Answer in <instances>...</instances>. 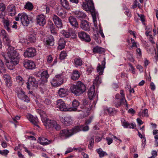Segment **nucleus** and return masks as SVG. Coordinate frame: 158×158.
<instances>
[{"label": "nucleus", "mask_w": 158, "mask_h": 158, "mask_svg": "<svg viewBox=\"0 0 158 158\" xmlns=\"http://www.w3.org/2000/svg\"><path fill=\"white\" fill-rule=\"evenodd\" d=\"M41 118V120L46 129H52L54 128L56 131L59 130L61 128L60 126L57 124L56 122L54 120L47 118L45 112L40 110L39 112Z\"/></svg>", "instance_id": "obj_1"}, {"label": "nucleus", "mask_w": 158, "mask_h": 158, "mask_svg": "<svg viewBox=\"0 0 158 158\" xmlns=\"http://www.w3.org/2000/svg\"><path fill=\"white\" fill-rule=\"evenodd\" d=\"M86 2H83L82 5V8L86 11H89L91 14L93 22L95 27H97L96 15L97 13L95 10L93 1L91 0H85Z\"/></svg>", "instance_id": "obj_2"}, {"label": "nucleus", "mask_w": 158, "mask_h": 158, "mask_svg": "<svg viewBox=\"0 0 158 158\" xmlns=\"http://www.w3.org/2000/svg\"><path fill=\"white\" fill-rule=\"evenodd\" d=\"M86 86L81 81H79L75 84L71 86L70 89L72 93L75 95L80 96L85 92Z\"/></svg>", "instance_id": "obj_3"}, {"label": "nucleus", "mask_w": 158, "mask_h": 158, "mask_svg": "<svg viewBox=\"0 0 158 158\" xmlns=\"http://www.w3.org/2000/svg\"><path fill=\"white\" fill-rule=\"evenodd\" d=\"M7 55L3 54L2 56L3 57L4 56H7V58L12 59L13 60L18 59L19 60L20 57L19 53L16 51L15 48L12 46H10L7 49Z\"/></svg>", "instance_id": "obj_4"}, {"label": "nucleus", "mask_w": 158, "mask_h": 158, "mask_svg": "<svg viewBox=\"0 0 158 158\" xmlns=\"http://www.w3.org/2000/svg\"><path fill=\"white\" fill-rule=\"evenodd\" d=\"M79 129L78 127H75L70 130H63L60 131V137L66 139L77 132Z\"/></svg>", "instance_id": "obj_5"}, {"label": "nucleus", "mask_w": 158, "mask_h": 158, "mask_svg": "<svg viewBox=\"0 0 158 158\" xmlns=\"http://www.w3.org/2000/svg\"><path fill=\"white\" fill-rule=\"evenodd\" d=\"M7 56H4L3 59L5 63L6 66L10 70H13L15 66L18 64L19 60L18 59L13 60L7 58Z\"/></svg>", "instance_id": "obj_6"}, {"label": "nucleus", "mask_w": 158, "mask_h": 158, "mask_svg": "<svg viewBox=\"0 0 158 158\" xmlns=\"http://www.w3.org/2000/svg\"><path fill=\"white\" fill-rule=\"evenodd\" d=\"M120 94L121 95V98L119 100H114V104L115 105V107L118 108L121 106L122 105H125V103H126V106L127 107L128 105L125 98V94L123 90H121Z\"/></svg>", "instance_id": "obj_7"}, {"label": "nucleus", "mask_w": 158, "mask_h": 158, "mask_svg": "<svg viewBox=\"0 0 158 158\" xmlns=\"http://www.w3.org/2000/svg\"><path fill=\"white\" fill-rule=\"evenodd\" d=\"M63 82V76L61 74L56 75L51 81V84L52 86L57 87L61 85Z\"/></svg>", "instance_id": "obj_8"}, {"label": "nucleus", "mask_w": 158, "mask_h": 158, "mask_svg": "<svg viewBox=\"0 0 158 158\" xmlns=\"http://www.w3.org/2000/svg\"><path fill=\"white\" fill-rule=\"evenodd\" d=\"M16 92L19 98L27 102H29L30 101L29 98L25 94V92L22 89L17 88L16 89Z\"/></svg>", "instance_id": "obj_9"}, {"label": "nucleus", "mask_w": 158, "mask_h": 158, "mask_svg": "<svg viewBox=\"0 0 158 158\" xmlns=\"http://www.w3.org/2000/svg\"><path fill=\"white\" fill-rule=\"evenodd\" d=\"M56 102V107L60 111L65 112L69 111V107L66 105V103L62 99H59Z\"/></svg>", "instance_id": "obj_10"}, {"label": "nucleus", "mask_w": 158, "mask_h": 158, "mask_svg": "<svg viewBox=\"0 0 158 158\" xmlns=\"http://www.w3.org/2000/svg\"><path fill=\"white\" fill-rule=\"evenodd\" d=\"M36 51L33 48L30 47L27 48L24 52V56L25 57L31 58L36 55Z\"/></svg>", "instance_id": "obj_11"}, {"label": "nucleus", "mask_w": 158, "mask_h": 158, "mask_svg": "<svg viewBox=\"0 0 158 158\" xmlns=\"http://www.w3.org/2000/svg\"><path fill=\"white\" fill-rule=\"evenodd\" d=\"M19 15H21L20 20L22 24L24 26H27L30 23V18L26 13H19Z\"/></svg>", "instance_id": "obj_12"}, {"label": "nucleus", "mask_w": 158, "mask_h": 158, "mask_svg": "<svg viewBox=\"0 0 158 158\" xmlns=\"http://www.w3.org/2000/svg\"><path fill=\"white\" fill-rule=\"evenodd\" d=\"M27 117L29 120L35 126L39 127L38 124L39 120L36 116H34L31 114H28L27 115Z\"/></svg>", "instance_id": "obj_13"}, {"label": "nucleus", "mask_w": 158, "mask_h": 158, "mask_svg": "<svg viewBox=\"0 0 158 158\" xmlns=\"http://www.w3.org/2000/svg\"><path fill=\"white\" fill-rule=\"evenodd\" d=\"M49 77V75L48 74L47 70L41 72V78L40 79L41 83H40V84L44 85L48 81V79Z\"/></svg>", "instance_id": "obj_14"}, {"label": "nucleus", "mask_w": 158, "mask_h": 158, "mask_svg": "<svg viewBox=\"0 0 158 158\" xmlns=\"http://www.w3.org/2000/svg\"><path fill=\"white\" fill-rule=\"evenodd\" d=\"M61 33L63 36L67 38H69L70 36H71L72 38H75L76 36L74 31L71 29H69L68 31L65 30H63Z\"/></svg>", "instance_id": "obj_15"}, {"label": "nucleus", "mask_w": 158, "mask_h": 158, "mask_svg": "<svg viewBox=\"0 0 158 158\" xmlns=\"http://www.w3.org/2000/svg\"><path fill=\"white\" fill-rule=\"evenodd\" d=\"M36 20L37 23L41 26H44L46 22L45 16L42 14L37 16Z\"/></svg>", "instance_id": "obj_16"}, {"label": "nucleus", "mask_w": 158, "mask_h": 158, "mask_svg": "<svg viewBox=\"0 0 158 158\" xmlns=\"http://www.w3.org/2000/svg\"><path fill=\"white\" fill-rule=\"evenodd\" d=\"M28 81L30 82L32 86L35 87H37L38 85H43V84H40V83H41L40 80L39 81H37L35 78L32 76L29 77L28 79Z\"/></svg>", "instance_id": "obj_17"}, {"label": "nucleus", "mask_w": 158, "mask_h": 158, "mask_svg": "<svg viewBox=\"0 0 158 158\" xmlns=\"http://www.w3.org/2000/svg\"><path fill=\"white\" fill-rule=\"evenodd\" d=\"M24 66L26 69H32L35 67V65L33 62L31 60H26L23 62Z\"/></svg>", "instance_id": "obj_18"}, {"label": "nucleus", "mask_w": 158, "mask_h": 158, "mask_svg": "<svg viewBox=\"0 0 158 158\" xmlns=\"http://www.w3.org/2000/svg\"><path fill=\"white\" fill-rule=\"evenodd\" d=\"M78 36L81 40L85 42H89L91 40L89 35L84 31L79 32L78 33Z\"/></svg>", "instance_id": "obj_19"}, {"label": "nucleus", "mask_w": 158, "mask_h": 158, "mask_svg": "<svg viewBox=\"0 0 158 158\" xmlns=\"http://www.w3.org/2000/svg\"><path fill=\"white\" fill-rule=\"evenodd\" d=\"M52 19L53 22L58 28H61L63 26L61 20L60 18L56 15H53L52 16Z\"/></svg>", "instance_id": "obj_20"}, {"label": "nucleus", "mask_w": 158, "mask_h": 158, "mask_svg": "<svg viewBox=\"0 0 158 158\" xmlns=\"http://www.w3.org/2000/svg\"><path fill=\"white\" fill-rule=\"evenodd\" d=\"M106 64L105 59L104 58V60L102 62V65L100 64H98L97 67V71L99 75L102 74L103 72V70L105 68Z\"/></svg>", "instance_id": "obj_21"}, {"label": "nucleus", "mask_w": 158, "mask_h": 158, "mask_svg": "<svg viewBox=\"0 0 158 158\" xmlns=\"http://www.w3.org/2000/svg\"><path fill=\"white\" fill-rule=\"evenodd\" d=\"M80 27L85 31H89L90 26L89 22L85 20H82L80 24Z\"/></svg>", "instance_id": "obj_22"}, {"label": "nucleus", "mask_w": 158, "mask_h": 158, "mask_svg": "<svg viewBox=\"0 0 158 158\" xmlns=\"http://www.w3.org/2000/svg\"><path fill=\"white\" fill-rule=\"evenodd\" d=\"M80 103L76 99H74L72 103V107H69V111H78L77 107L79 106Z\"/></svg>", "instance_id": "obj_23"}, {"label": "nucleus", "mask_w": 158, "mask_h": 158, "mask_svg": "<svg viewBox=\"0 0 158 158\" xmlns=\"http://www.w3.org/2000/svg\"><path fill=\"white\" fill-rule=\"evenodd\" d=\"M121 122L122 125L124 128L133 129L136 127V125L134 124L133 123L129 124L123 118H121Z\"/></svg>", "instance_id": "obj_24"}, {"label": "nucleus", "mask_w": 158, "mask_h": 158, "mask_svg": "<svg viewBox=\"0 0 158 158\" xmlns=\"http://www.w3.org/2000/svg\"><path fill=\"white\" fill-rule=\"evenodd\" d=\"M2 22L3 23L4 27L8 32H11L10 27L11 22L7 18L2 20Z\"/></svg>", "instance_id": "obj_25"}, {"label": "nucleus", "mask_w": 158, "mask_h": 158, "mask_svg": "<svg viewBox=\"0 0 158 158\" xmlns=\"http://www.w3.org/2000/svg\"><path fill=\"white\" fill-rule=\"evenodd\" d=\"M46 46L47 47L53 46L54 44V39L52 35H49L47 38L45 43Z\"/></svg>", "instance_id": "obj_26"}, {"label": "nucleus", "mask_w": 158, "mask_h": 158, "mask_svg": "<svg viewBox=\"0 0 158 158\" xmlns=\"http://www.w3.org/2000/svg\"><path fill=\"white\" fill-rule=\"evenodd\" d=\"M58 95L60 97H64L68 94V89L66 88H61L58 92Z\"/></svg>", "instance_id": "obj_27"}, {"label": "nucleus", "mask_w": 158, "mask_h": 158, "mask_svg": "<svg viewBox=\"0 0 158 158\" xmlns=\"http://www.w3.org/2000/svg\"><path fill=\"white\" fill-rule=\"evenodd\" d=\"M80 73L79 71L77 70H74L71 75V79L74 81L77 80L80 77Z\"/></svg>", "instance_id": "obj_28"}, {"label": "nucleus", "mask_w": 158, "mask_h": 158, "mask_svg": "<svg viewBox=\"0 0 158 158\" xmlns=\"http://www.w3.org/2000/svg\"><path fill=\"white\" fill-rule=\"evenodd\" d=\"M69 22L73 27L77 28L78 27V24L76 18L73 16H70L69 18Z\"/></svg>", "instance_id": "obj_29"}, {"label": "nucleus", "mask_w": 158, "mask_h": 158, "mask_svg": "<svg viewBox=\"0 0 158 158\" xmlns=\"http://www.w3.org/2000/svg\"><path fill=\"white\" fill-rule=\"evenodd\" d=\"M95 86L93 85L92 87H91L88 91V94L89 98L90 100L93 99L95 96Z\"/></svg>", "instance_id": "obj_30"}, {"label": "nucleus", "mask_w": 158, "mask_h": 158, "mask_svg": "<svg viewBox=\"0 0 158 158\" xmlns=\"http://www.w3.org/2000/svg\"><path fill=\"white\" fill-rule=\"evenodd\" d=\"M66 42L64 38L60 39L58 41V49L61 50L64 49L65 45Z\"/></svg>", "instance_id": "obj_31"}, {"label": "nucleus", "mask_w": 158, "mask_h": 158, "mask_svg": "<svg viewBox=\"0 0 158 158\" xmlns=\"http://www.w3.org/2000/svg\"><path fill=\"white\" fill-rule=\"evenodd\" d=\"M93 51L94 53L101 54L104 53L105 50L104 48L102 47L97 46L93 48Z\"/></svg>", "instance_id": "obj_32"}, {"label": "nucleus", "mask_w": 158, "mask_h": 158, "mask_svg": "<svg viewBox=\"0 0 158 158\" xmlns=\"http://www.w3.org/2000/svg\"><path fill=\"white\" fill-rule=\"evenodd\" d=\"M8 10L9 15L11 16L15 15L16 13V7L14 6H10L8 8Z\"/></svg>", "instance_id": "obj_33"}, {"label": "nucleus", "mask_w": 158, "mask_h": 158, "mask_svg": "<svg viewBox=\"0 0 158 158\" xmlns=\"http://www.w3.org/2000/svg\"><path fill=\"white\" fill-rule=\"evenodd\" d=\"M39 140L40 143L43 145L49 144L51 142V140H49L48 139L44 137H39Z\"/></svg>", "instance_id": "obj_34"}, {"label": "nucleus", "mask_w": 158, "mask_h": 158, "mask_svg": "<svg viewBox=\"0 0 158 158\" xmlns=\"http://www.w3.org/2000/svg\"><path fill=\"white\" fill-rule=\"evenodd\" d=\"M3 78L5 81L6 86L9 87L11 86V82L10 81V77L8 74H5L3 76Z\"/></svg>", "instance_id": "obj_35"}, {"label": "nucleus", "mask_w": 158, "mask_h": 158, "mask_svg": "<svg viewBox=\"0 0 158 158\" xmlns=\"http://www.w3.org/2000/svg\"><path fill=\"white\" fill-rule=\"evenodd\" d=\"M88 99H85L83 100L82 103L83 106H81V109L79 110L78 111H82L85 112L87 110L88 108H86L85 106L88 105Z\"/></svg>", "instance_id": "obj_36"}, {"label": "nucleus", "mask_w": 158, "mask_h": 158, "mask_svg": "<svg viewBox=\"0 0 158 158\" xmlns=\"http://www.w3.org/2000/svg\"><path fill=\"white\" fill-rule=\"evenodd\" d=\"M62 118L63 119L64 124L66 126H69L73 123V120L70 117H64V118Z\"/></svg>", "instance_id": "obj_37"}, {"label": "nucleus", "mask_w": 158, "mask_h": 158, "mask_svg": "<svg viewBox=\"0 0 158 158\" xmlns=\"http://www.w3.org/2000/svg\"><path fill=\"white\" fill-rule=\"evenodd\" d=\"M74 13L76 17L80 19H84L86 16L85 14L82 11H75Z\"/></svg>", "instance_id": "obj_38"}, {"label": "nucleus", "mask_w": 158, "mask_h": 158, "mask_svg": "<svg viewBox=\"0 0 158 158\" xmlns=\"http://www.w3.org/2000/svg\"><path fill=\"white\" fill-rule=\"evenodd\" d=\"M82 62L81 59L79 57L74 59V64L76 67L81 66L82 65Z\"/></svg>", "instance_id": "obj_39"}, {"label": "nucleus", "mask_w": 158, "mask_h": 158, "mask_svg": "<svg viewBox=\"0 0 158 158\" xmlns=\"http://www.w3.org/2000/svg\"><path fill=\"white\" fill-rule=\"evenodd\" d=\"M60 3L62 6L66 9H70L69 5L67 0H60Z\"/></svg>", "instance_id": "obj_40"}, {"label": "nucleus", "mask_w": 158, "mask_h": 158, "mask_svg": "<svg viewBox=\"0 0 158 158\" xmlns=\"http://www.w3.org/2000/svg\"><path fill=\"white\" fill-rule=\"evenodd\" d=\"M3 38L5 45L7 46L8 47L12 46L10 45L11 41L8 35H5L3 37Z\"/></svg>", "instance_id": "obj_41"}, {"label": "nucleus", "mask_w": 158, "mask_h": 158, "mask_svg": "<svg viewBox=\"0 0 158 158\" xmlns=\"http://www.w3.org/2000/svg\"><path fill=\"white\" fill-rule=\"evenodd\" d=\"M36 35L32 33L30 34L28 37V40L31 43H34L36 41Z\"/></svg>", "instance_id": "obj_42"}, {"label": "nucleus", "mask_w": 158, "mask_h": 158, "mask_svg": "<svg viewBox=\"0 0 158 158\" xmlns=\"http://www.w3.org/2000/svg\"><path fill=\"white\" fill-rule=\"evenodd\" d=\"M101 83V80L100 77L99 75H97L95 77V80L94 81L93 85L97 86Z\"/></svg>", "instance_id": "obj_43"}, {"label": "nucleus", "mask_w": 158, "mask_h": 158, "mask_svg": "<svg viewBox=\"0 0 158 158\" xmlns=\"http://www.w3.org/2000/svg\"><path fill=\"white\" fill-rule=\"evenodd\" d=\"M97 151L98 154L100 158H102L105 156H107V154L105 152L103 151L102 149L99 148L97 150Z\"/></svg>", "instance_id": "obj_44"}, {"label": "nucleus", "mask_w": 158, "mask_h": 158, "mask_svg": "<svg viewBox=\"0 0 158 158\" xmlns=\"http://www.w3.org/2000/svg\"><path fill=\"white\" fill-rule=\"evenodd\" d=\"M33 6L32 3L29 2H27L24 5V8L29 11H31L33 8Z\"/></svg>", "instance_id": "obj_45"}, {"label": "nucleus", "mask_w": 158, "mask_h": 158, "mask_svg": "<svg viewBox=\"0 0 158 158\" xmlns=\"http://www.w3.org/2000/svg\"><path fill=\"white\" fill-rule=\"evenodd\" d=\"M6 72L4 64L2 60H0V73L3 74Z\"/></svg>", "instance_id": "obj_46"}, {"label": "nucleus", "mask_w": 158, "mask_h": 158, "mask_svg": "<svg viewBox=\"0 0 158 158\" xmlns=\"http://www.w3.org/2000/svg\"><path fill=\"white\" fill-rule=\"evenodd\" d=\"M17 82L20 85L22 86L24 83V80L23 78L20 76H18L16 77Z\"/></svg>", "instance_id": "obj_47"}, {"label": "nucleus", "mask_w": 158, "mask_h": 158, "mask_svg": "<svg viewBox=\"0 0 158 158\" xmlns=\"http://www.w3.org/2000/svg\"><path fill=\"white\" fill-rule=\"evenodd\" d=\"M131 41L132 43V45L131 46L128 47L130 50H132L135 49L136 48L138 47L137 45L136 44L137 43L135 42L134 39L132 38L131 39Z\"/></svg>", "instance_id": "obj_48"}, {"label": "nucleus", "mask_w": 158, "mask_h": 158, "mask_svg": "<svg viewBox=\"0 0 158 158\" xmlns=\"http://www.w3.org/2000/svg\"><path fill=\"white\" fill-rule=\"evenodd\" d=\"M57 15L62 19L65 18L66 16V12L65 10H63L60 12V11H58L57 13Z\"/></svg>", "instance_id": "obj_49"}, {"label": "nucleus", "mask_w": 158, "mask_h": 158, "mask_svg": "<svg viewBox=\"0 0 158 158\" xmlns=\"http://www.w3.org/2000/svg\"><path fill=\"white\" fill-rule=\"evenodd\" d=\"M138 115L140 116L143 117L144 116H148V110L147 109H145L139 112L138 113Z\"/></svg>", "instance_id": "obj_50"}, {"label": "nucleus", "mask_w": 158, "mask_h": 158, "mask_svg": "<svg viewBox=\"0 0 158 158\" xmlns=\"http://www.w3.org/2000/svg\"><path fill=\"white\" fill-rule=\"evenodd\" d=\"M105 110L108 111L109 114H115L116 112V111L114 108L111 107L109 108H106L105 109Z\"/></svg>", "instance_id": "obj_51"}, {"label": "nucleus", "mask_w": 158, "mask_h": 158, "mask_svg": "<svg viewBox=\"0 0 158 158\" xmlns=\"http://www.w3.org/2000/svg\"><path fill=\"white\" fill-rule=\"evenodd\" d=\"M75 127H78L80 129L78 131V132L81 130H82L83 131H87L89 130V126L87 125L85 126L82 125L80 127L77 126H76Z\"/></svg>", "instance_id": "obj_52"}, {"label": "nucleus", "mask_w": 158, "mask_h": 158, "mask_svg": "<svg viewBox=\"0 0 158 158\" xmlns=\"http://www.w3.org/2000/svg\"><path fill=\"white\" fill-rule=\"evenodd\" d=\"M94 144V138H92L89 141L88 145V148L90 149H91L93 147Z\"/></svg>", "instance_id": "obj_53"}, {"label": "nucleus", "mask_w": 158, "mask_h": 158, "mask_svg": "<svg viewBox=\"0 0 158 158\" xmlns=\"http://www.w3.org/2000/svg\"><path fill=\"white\" fill-rule=\"evenodd\" d=\"M67 54L66 52H65L63 51L61 52L59 57L61 60H62L65 58Z\"/></svg>", "instance_id": "obj_54"}, {"label": "nucleus", "mask_w": 158, "mask_h": 158, "mask_svg": "<svg viewBox=\"0 0 158 158\" xmlns=\"http://www.w3.org/2000/svg\"><path fill=\"white\" fill-rule=\"evenodd\" d=\"M6 8L5 5L2 3H0V11H4Z\"/></svg>", "instance_id": "obj_55"}, {"label": "nucleus", "mask_w": 158, "mask_h": 158, "mask_svg": "<svg viewBox=\"0 0 158 158\" xmlns=\"http://www.w3.org/2000/svg\"><path fill=\"white\" fill-rule=\"evenodd\" d=\"M50 23L51 24L50 26V29L51 32L53 34L55 35L56 34V32L54 28H53L52 27V26L53 25V24L52 23H51V22Z\"/></svg>", "instance_id": "obj_56"}, {"label": "nucleus", "mask_w": 158, "mask_h": 158, "mask_svg": "<svg viewBox=\"0 0 158 158\" xmlns=\"http://www.w3.org/2000/svg\"><path fill=\"white\" fill-rule=\"evenodd\" d=\"M128 65L131 68L129 69L131 71V72L133 74L135 73V69L134 68L132 64L130 63H128Z\"/></svg>", "instance_id": "obj_57"}, {"label": "nucleus", "mask_w": 158, "mask_h": 158, "mask_svg": "<svg viewBox=\"0 0 158 158\" xmlns=\"http://www.w3.org/2000/svg\"><path fill=\"white\" fill-rule=\"evenodd\" d=\"M44 102L47 105H49L51 104L52 102L50 99L48 98H46L44 101Z\"/></svg>", "instance_id": "obj_58"}, {"label": "nucleus", "mask_w": 158, "mask_h": 158, "mask_svg": "<svg viewBox=\"0 0 158 158\" xmlns=\"http://www.w3.org/2000/svg\"><path fill=\"white\" fill-rule=\"evenodd\" d=\"M138 15L139 17H140V19L143 23V24H144V22L145 21L144 16L143 15H139V14H138Z\"/></svg>", "instance_id": "obj_59"}, {"label": "nucleus", "mask_w": 158, "mask_h": 158, "mask_svg": "<svg viewBox=\"0 0 158 158\" xmlns=\"http://www.w3.org/2000/svg\"><path fill=\"white\" fill-rule=\"evenodd\" d=\"M106 139L107 142L108 144L110 145L113 142V139L110 137H106Z\"/></svg>", "instance_id": "obj_60"}, {"label": "nucleus", "mask_w": 158, "mask_h": 158, "mask_svg": "<svg viewBox=\"0 0 158 158\" xmlns=\"http://www.w3.org/2000/svg\"><path fill=\"white\" fill-rule=\"evenodd\" d=\"M92 119L93 118L90 117L88 119H87L85 122V124L87 125L89 124L91 122Z\"/></svg>", "instance_id": "obj_61"}, {"label": "nucleus", "mask_w": 158, "mask_h": 158, "mask_svg": "<svg viewBox=\"0 0 158 158\" xmlns=\"http://www.w3.org/2000/svg\"><path fill=\"white\" fill-rule=\"evenodd\" d=\"M5 15L4 11H0V18L2 19V20L6 19L5 18Z\"/></svg>", "instance_id": "obj_62"}, {"label": "nucleus", "mask_w": 158, "mask_h": 158, "mask_svg": "<svg viewBox=\"0 0 158 158\" xmlns=\"http://www.w3.org/2000/svg\"><path fill=\"white\" fill-rule=\"evenodd\" d=\"M9 151L7 150H4L2 151V155L4 156H6L9 153Z\"/></svg>", "instance_id": "obj_63"}, {"label": "nucleus", "mask_w": 158, "mask_h": 158, "mask_svg": "<svg viewBox=\"0 0 158 158\" xmlns=\"http://www.w3.org/2000/svg\"><path fill=\"white\" fill-rule=\"evenodd\" d=\"M125 13L129 17H130L131 16V13L130 12L129 10L128 9H126V10L125 12Z\"/></svg>", "instance_id": "obj_64"}]
</instances>
